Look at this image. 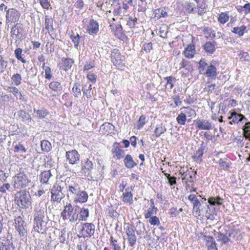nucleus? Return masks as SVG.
<instances>
[{"instance_id": "1", "label": "nucleus", "mask_w": 250, "mask_h": 250, "mask_svg": "<svg viewBox=\"0 0 250 250\" xmlns=\"http://www.w3.org/2000/svg\"><path fill=\"white\" fill-rule=\"evenodd\" d=\"M47 209L43 204L40 202L36 205L34 211V227L35 231L43 233L47 228V224L49 221L47 216Z\"/></svg>"}, {"instance_id": "2", "label": "nucleus", "mask_w": 250, "mask_h": 250, "mask_svg": "<svg viewBox=\"0 0 250 250\" xmlns=\"http://www.w3.org/2000/svg\"><path fill=\"white\" fill-rule=\"evenodd\" d=\"M197 174L196 171H193L192 168L187 169L186 171L184 169H180L179 174L182 178V183L185 185V188L190 192L196 191V189L193 186L194 185V180L195 179V175Z\"/></svg>"}, {"instance_id": "3", "label": "nucleus", "mask_w": 250, "mask_h": 250, "mask_svg": "<svg viewBox=\"0 0 250 250\" xmlns=\"http://www.w3.org/2000/svg\"><path fill=\"white\" fill-rule=\"evenodd\" d=\"M63 183L67 188L68 197L74 196L83 188L79 180L76 178H67Z\"/></svg>"}, {"instance_id": "4", "label": "nucleus", "mask_w": 250, "mask_h": 250, "mask_svg": "<svg viewBox=\"0 0 250 250\" xmlns=\"http://www.w3.org/2000/svg\"><path fill=\"white\" fill-rule=\"evenodd\" d=\"M79 208L72 207L71 204L66 205L61 213L63 220L68 219L71 222H75L78 219Z\"/></svg>"}, {"instance_id": "5", "label": "nucleus", "mask_w": 250, "mask_h": 250, "mask_svg": "<svg viewBox=\"0 0 250 250\" xmlns=\"http://www.w3.org/2000/svg\"><path fill=\"white\" fill-rule=\"evenodd\" d=\"M15 201L22 208L29 207L31 202V197L29 191L21 190L15 194Z\"/></svg>"}, {"instance_id": "6", "label": "nucleus", "mask_w": 250, "mask_h": 250, "mask_svg": "<svg viewBox=\"0 0 250 250\" xmlns=\"http://www.w3.org/2000/svg\"><path fill=\"white\" fill-rule=\"evenodd\" d=\"M64 183L62 181L59 183H55L51 189V200L53 202H60L64 196L62 190L63 188Z\"/></svg>"}, {"instance_id": "7", "label": "nucleus", "mask_w": 250, "mask_h": 250, "mask_svg": "<svg viewBox=\"0 0 250 250\" xmlns=\"http://www.w3.org/2000/svg\"><path fill=\"white\" fill-rule=\"evenodd\" d=\"M13 187L15 188L21 189L26 188L28 186L30 180L27 175L24 173L20 172L17 174L13 177Z\"/></svg>"}, {"instance_id": "8", "label": "nucleus", "mask_w": 250, "mask_h": 250, "mask_svg": "<svg viewBox=\"0 0 250 250\" xmlns=\"http://www.w3.org/2000/svg\"><path fill=\"white\" fill-rule=\"evenodd\" d=\"M215 237L217 241L221 243V245H225L228 242H232V239L235 238L234 232L231 230L226 231L225 232H217L215 234Z\"/></svg>"}, {"instance_id": "9", "label": "nucleus", "mask_w": 250, "mask_h": 250, "mask_svg": "<svg viewBox=\"0 0 250 250\" xmlns=\"http://www.w3.org/2000/svg\"><path fill=\"white\" fill-rule=\"evenodd\" d=\"M111 58L112 62L116 67L121 68L125 65V57L121 55L118 49H114L112 51Z\"/></svg>"}, {"instance_id": "10", "label": "nucleus", "mask_w": 250, "mask_h": 250, "mask_svg": "<svg viewBox=\"0 0 250 250\" xmlns=\"http://www.w3.org/2000/svg\"><path fill=\"white\" fill-rule=\"evenodd\" d=\"M95 226L92 223L83 224L80 234L84 238L90 237L95 232Z\"/></svg>"}, {"instance_id": "11", "label": "nucleus", "mask_w": 250, "mask_h": 250, "mask_svg": "<svg viewBox=\"0 0 250 250\" xmlns=\"http://www.w3.org/2000/svg\"><path fill=\"white\" fill-rule=\"evenodd\" d=\"M82 172L84 173L85 176L92 178L91 174L94 169V164L91 161L88 159L83 160L81 162Z\"/></svg>"}, {"instance_id": "12", "label": "nucleus", "mask_w": 250, "mask_h": 250, "mask_svg": "<svg viewBox=\"0 0 250 250\" xmlns=\"http://www.w3.org/2000/svg\"><path fill=\"white\" fill-rule=\"evenodd\" d=\"M15 226L20 236L26 235L27 233L26 230L25 229L26 225L24 224V221L21 216H19L15 219Z\"/></svg>"}, {"instance_id": "13", "label": "nucleus", "mask_w": 250, "mask_h": 250, "mask_svg": "<svg viewBox=\"0 0 250 250\" xmlns=\"http://www.w3.org/2000/svg\"><path fill=\"white\" fill-rule=\"evenodd\" d=\"M111 151L113 157L116 159L123 158L125 154V151L120 148L119 144L117 142L114 144Z\"/></svg>"}, {"instance_id": "14", "label": "nucleus", "mask_w": 250, "mask_h": 250, "mask_svg": "<svg viewBox=\"0 0 250 250\" xmlns=\"http://www.w3.org/2000/svg\"><path fill=\"white\" fill-rule=\"evenodd\" d=\"M73 197L75 203H83L87 201L88 195L87 193L82 188L78 192V193H76Z\"/></svg>"}, {"instance_id": "15", "label": "nucleus", "mask_w": 250, "mask_h": 250, "mask_svg": "<svg viewBox=\"0 0 250 250\" xmlns=\"http://www.w3.org/2000/svg\"><path fill=\"white\" fill-rule=\"evenodd\" d=\"M66 158L70 164H76L79 161L80 155L76 150L66 152Z\"/></svg>"}, {"instance_id": "16", "label": "nucleus", "mask_w": 250, "mask_h": 250, "mask_svg": "<svg viewBox=\"0 0 250 250\" xmlns=\"http://www.w3.org/2000/svg\"><path fill=\"white\" fill-rule=\"evenodd\" d=\"M115 21V19L114 18L112 17L111 19H109V23H110V26L112 27V29H114V26H115L116 30L115 32V36L120 40H123L125 37V34L122 31V26L120 24H114L113 21Z\"/></svg>"}, {"instance_id": "17", "label": "nucleus", "mask_w": 250, "mask_h": 250, "mask_svg": "<svg viewBox=\"0 0 250 250\" xmlns=\"http://www.w3.org/2000/svg\"><path fill=\"white\" fill-rule=\"evenodd\" d=\"M196 127L202 130H210L212 129L211 123L207 120L198 119L194 121Z\"/></svg>"}, {"instance_id": "18", "label": "nucleus", "mask_w": 250, "mask_h": 250, "mask_svg": "<svg viewBox=\"0 0 250 250\" xmlns=\"http://www.w3.org/2000/svg\"><path fill=\"white\" fill-rule=\"evenodd\" d=\"M126 233L127 235V240L129 245L131 247H133L136 244L137 240V238L134 229L132 228L127 227Z\"/></svg>"}, {"instance_id": "19", "label": "nucleus", "mask_w": 250, "mask_h": 250, "mask_svg": "<svg viewBox=\"0 0 250 250\" xmlns=\"http://www.w3.org/2000/svg\"><path fill=\"white\" fill-rule=\"evenodd\" d=\"M204 240L206 241V245L208 250H218L216 243L213 237L210 236H204Z\"/></svg>"}, {"instance_id": "20", "label": "nucleus", "mask_w": 250, "mask_h": 250, "mask_svg": "<svg viewBox=\"0 0 250 250\" xmlns=\"http://www.w3.org/2000/svg\"><path fill=\"white\" fill-rule=\"evenodd\" d=\"M87 31L90 34H96L99 31V24L96 21L90 20L87 26Z\"/></svg>"}, {"instance_id": "21", "label": "nucleus", "mask_w": 250, "mask_h": 250, "mask_svg": "<svg viewBox=\"0 0 250 250\" xmlns=\"http://www.w3.org/2000/svg\"><path fill=\"white\" fill-rule=\"evenodd\" d=\"M232 120L229 122V124L232 125V123L238 124L239 122L242 121L243 120L247 121L248 119L243 115L239 114L234 111L232 112Z\"/></svg>"}, {"instance_id": "22", "label": "nucleus", "mask_w": 250, "mask_h": 250, "mask_svg": "<svg viewBox=\"0 0 250 250\" xmlns=\"http://www.w3.org/2000/svg\"><path fill=\"white\" fill-rule=\"evenodd\" d=\"M114 129V126L109 123H105L100 127V131L103 134L111 133Z\"/></svg>"}, {"instance_id": "23", "label": "nucleus", "mask_w": 250, "mask_h": 250, "mask_svg": "<svg viewBox=\"0 0 250 250\" xmlns=\"http://www.w3.org/2000/svg\"><path fill=\"white\" fill-rule=\"evenodd\" d=\"M124 162L125 166L128 168H133L137 165V164L134 161L132 157L130 154H127L125 156Z\"/></svg>"}, {"instance_id": "24", "label": "nucleus", "mask_w": 250, "mask_h": 250, "mask_svg": "<svg viewBox=\"0 0 250 250\" xmlns=\"http://www.w3.org/2000/svg\"><path fill=\"white\" fill-rule=\"evenodd\" d=\"M52 175L50 170L44 171L42 172L40 175L41 182L42 184H48Z\"/></svg>"}, {"instance_id": "25", "label": "nucleus", "mask_w": 250, "mask_h": 250, "mask_svg": "<svg viewBox=\"0 0 250 250\" xmlns=\"http://www.w3.org/2000/svg\"><path fill=\"white\" fill-rule=\"evenodd\" d=\"M195 52V46L193 44H189L186 48L184 54L186 58L191 59L194 56Z\"/></svg>"}, {"instance_id": "26", "label": "nucleus", "mask_w": 250, "mask_h": 250, "mask_svg": "<svg viewBox=\"0 0 250 250\" xmlns=\"http://www.w3.org/2000/svg\"><path fill=\"white\" fill-rule=\"evenodd\" d=\"M73 63L74 62L71 59H62L61 62V65L62 68L66 71L70 69Z\"/></svg>"}, {"instance_id": "27", "label": "nucleus", "mask_w": 250, "mask_h": 250, "mask_svg": "<svg viewBox=\"0 0 250 250\" xmlns=\"http://www.w3.org/2000/svg\"><path fill=\"white\" fill-rule=\"evenodd\" d=\"M17 114L19 118L21 119V120L23 122L31 121L32 118L30 115L24 110H21L18 111L17 112Z\"/></svg>"}, {"instance_id": "28", "label": "nucleus", "mask_w": 250, "mask_h": 250, "mask_svg": "<svg viewBox=\"0 0 250 250\" xmlns=\"http://www.w3.org/2000/svg\"><path fill=\"white\" fill-rule=\"evenodd\" d=\"M205 74L208 77L215 78L217 75L216 67L212 64L208 66Z\"/></svg>"}, {"instance_id": "29", "label": "nucleus", "mask_w": 250, "mask_h": 250, "mask_svg": "<svg viewBox=\"0 0 250 250\" xmlns=\"http://www.w3.org/2000/svg\"><path fill=\"white\" fill-rule=\"evenodd\" d=\"M15 247L12 243L8 240L2 242L0 245V250H14Z\"/></svg>"}, {"instance_id": "30", "label": "nucleus", "mask_w": 250, "mask_h": 250, "mask_svg": "<svg viewBox=\"0 0 250 250\" xmlns=\"http://www.w3.org/2000/svg\"><path fill=\"white\" fill-rule=\"evenodd\" d=\"M49 87L51 90L57 93L61 92L62 90V85L58 82L54 81L50 83Z\"/></svg>"}, {"instance_id": "31", "label": "nucleus", "mask_w": 250, "mask_h": 250, "mask_svg": "<svg viewBox=\"0 0 250 250\" xmlns=\"http://www.w3.org/2000/svg\"><path fill=\"white\" fill-rule=\"evenodd\" d=\"M123 201L125 203H128L129 204L133 203V195L131 191H125L123 194Z\"/></svg>"}, {"instance_id": "32", "label": "nucleus", "mask_w": 250, "mask_h": 250, "mask_svg": "<svg viewBox=\"0 0 250 250\" xmlns=\"http://www.w3.org/2000/svg\"><path fill=\"white\" fill-rule=\"evenodd\" d=\"M180 110H182V113L184 114L185 116H188V117H191L195 116L196 115L195 110L189 106L183 107Z\"/></svg>"}, {"instance_id": "33", "label": "nucleus", "mask_w": 250, "mask_h": 250, "mask_svg": "<svg viewBox=\"0 0 250 250\" xmlns=\"http://www.w3.org/2000/svg\"><path fill=\"white\" fill-rule=\"evenodd\" d=\"M204 49L209 54H212L215 51V44L211 42H207L204 45Z\"/></svg>"}, {"instance_id": "34", "label": "nucleus", "mask_w": 250, "mask_h": 250, "mask_svg": "<svg viewBox=\"0 0 250 250\" xmlns=\"http://www.w3.org/2000/svg\"><path fill=\"white\" fill-rule=\"evenodd\" d=\"M169 9L168 7H160L154 10L155 16H166L168 14Z\"/></svg>"}, {"instance_id": "35", "label": "nucleus", "mask_w": 250, "mask_h": 250, "mask_svg": "<svg viewBox=\"0 0 250 250\" xmlns=\"http://www.w3.org/2000/svg\"><path fill=\"white\" fill-rule=\"evenodd\" d=\"M167 130L166 127L162 124L158 125L156 127L154 134L156 137H159L162 134L164 133Z\"/></svg>"}, {"instance_id": "36", "label": "nucleus", "mask_w": 250, "mask_h": 250, "mask_svg": "<svg viewBox=\"0 0 250 250\" xmlns=\"http://www.w3.org/2000/svg\"><path fill=\"white\" fill-rule=\"evenodd\" d=\"M41 146L42 150L45 152H49L52 148L51 144L47 140L42 141Z\"/></svg>"}, {"instance_id": "37", "label": "nucleus", "mask_w": 250, "mask_h": 250, "mask_svg": "<svg viewBox=\"0 0 250 250\" xmlns=\"http://www.w3.org/2000/svg\"><path fill=\"white\" fill-rule=\"evenodd\" d=\"M72 92L75 98H79L81 96V90L80 89V84L75 83L72 88Z\"/></svg>"}, {"instance_id": "38", "label": "nucleus", "mask_w": 250, "mask_h": 250, "mask_svg": "<svg viewBox=\"0 0 250 250\" xmlns=\"http://www.w3.org/2000/svg\"><path fill=\"white\" fill-rule=\"evenodd\" d=\"M53 19L50 17L47 18L45 20V29L48 30L49 32L53 31L54 29L53 27Z\"/></svg>"}, {"instance_id": "39", "label": "nucleus", "mask_w": 250, "mask_h": 250, "mask_svg": "<svg viewBox=\"0 0 250 250\" xmlns=\"http://www.w3.org/2000/svg\"><path fill=\"white\" fill-rule=\"evenodd\" d=\"M222 200L219 196H217L216 198L211 197L208 198V202L211 205L219 206L222 204L221 201Z\"/></svg>"}, {"instance_id": "40", "label": "nucleus", "mask_w": 250, "mask_h": 250, "mask_svg": "<svg viewBox=\"0 0 250 250\" xmlns=\"http://www.w3.org/2000/svg\"><path fill=\"white\" fill-rule=\"evenodd\" d=\"M181 67L180 69L183 68H185L188 72L192 70V66L190 62L185 59H183L182 61L180 62Z\"/></svg>"}, {"instance_id": "41", "label": "nucleus", "mask_w": 250, "mask_h": 250, "mask_svg": "<svg viewBox=\"0 0 250 250\" xmlns=\"http://www.w3.org/2000/svg\"><path fill=\"white\" fill-rule=\"evenodd\" d=\"M193 210L195 212L196 214L198 216L201 215V210L200 209V207L201 206V204L199 200L198 199L197 200L195 201L193 203Z\"/></svg>"}, {"instance_id": "42", "label": "nucleus", "mask_w": 250, "mask_h": 250, "mask_svg": "<svg viewBox=\"0 0 250 250\" xmlns=\"http://www.w3.org/2000/svg\"><path fill=\"white\" fill-rule=\"evenodd\" d=\"M8 90L10 92L12 93L17 99H19L20 100H22V96L19 91L18 89L16 87H9Z\"/></svg>"}, {"instance_id": "43", "label": "nucleus", "mask_w": 250, "mask_h": 250, "mask_svg": "<svg viewBox=\"0 0 250 250\" xmlns=\"http://www.w3.org/2000/svg\"><path fill=\"white\" fill-rule=\"evenodd\" d=\"M110 245L113 248L114 250H121V246L117 239H115L113 236L110 238Z\"/></svg>"}, {"instance_id": "44", "label": "nucleus", "mask_w": 250, "mask_h": 250, "mask_svg": "<svg viewBox=\"0 0 250 250\" xmlns=\"http://www.w3.org/2000/svg\"><path fill=\"white\" fill-rule=\"evenodd\" d=\"M12 83L15 85L18 86L21 83V77L20 74L17 73L14 74L11 78Z\"/></svg>"}, {"instance_id": "45", "label": "nucleus", "mask_w": 250, "mask_h": 250, "mask_svg": "<svg viewBox=\"0 0 250 250\" xmlns=\"http://www.w3.org/2000/svg\"><path fill=\"white\" fill-rule=\"evenodd\" d=\"M246 29V26L242 25L240 27H235L233 28L232 32L238 35L239 36H242L244 34V31Z\"/></svg>"}, {"instance_id": "46", "label": "nucleus", "mask_w": 250, "mask_h": 250, "mask_svg": "<svg viewBox=\"0 0 250 250\" xmlns=\"http://www.w3.org/2000/svg\"><path fill=\"white\" fill-rule=\"evenodd\" d=\"M216 163L224 169H227L229 167V162L227 158L220 159Z\"/></svg>"}, {"instance_id": "47", "label": "nucleus", "mask_w": 250, "mask_h": 250, "mask_svg": "<svg viewBox=\"0 0 250 250\" xmlns=\"http://www.w3.org/2000/svg\"><path fill=\"white\" fill-rule=\"evenodd\" d=\"M70 38L74 43V46L76 48H78L79 44V41L81 38L79 34L78 33L75 34L73 33L70 36Z\"/></svg>"}, {"instance_id": "48", "label": "nucleus", "mask_w": 250, "mask_h": 250, "mask_svg": "<svg viewBox=\"0 0 250 250\" xmlns=\"http://www.w3.org/2000/svg\"><path fill=\"white\" fill-rule=\"evenodd\" d=\"M82 91H83V94L86 96L87 98L90 99L92 98V96L93 95V91H92L91 84H89L87 89L85 88L84 87H83Z\"/></svg>"}, {"instance_id": "49", "label": "nucleus", "mask_w": 250, "mask_h": 250, "mask_svg": "<svg viewBox=\"0 0 250 250\" xmlns=\"http://www.w3.org/2000/svg\"><path fill=\"white\" fill-rule=\"evenodd\" d=\"M187 120L186 116L181 112L177 117L176 121L178 124L185 125Z\"/></svg>"}, {"instance_id": "50", "label": "nucleus", "mask_w": 250, "mask_h": 250, "mask_svg": "<svg viewBox=\"0 0 250 250\" xmlns=\"http://www.w3.org/2000/svg\"><path fill=\"white\" fill-rule=\"evenodd\" d=\"M203 154V150L202 148L198 149L194 155L193 156L194 159L196 162H200L202 161V157Z\"/></svg>"}, {"instance_id": "51", "label": "nucleus", "mask_w": 250, "mask_h": 250, "mask_svg": "<svg viewBox=\"0 0 250 250\" xmlns=\"http://www.w3.org/2000/svg\"><path fill=\"white\" fill-rule=\"evenodd\" d=\"M165 176L167 178L168 183L170 186H172L176 184V178L174 176H171L170 174L163 171Z\"/></svg>"}, {"instance_id": "52", "label": "nucleus", "mask_w": 250, "mask_h": 250, "mask_svg": "<svg viewBox=\"0 0 250 250\" xmlns=\"http://www.w3.org/2000/svg\"><path fill=\"white\" fill-rule=\"evenodd\" d=\"M42 69L44 70L45 72V78L47 80H50L52 78L51 68L46 66L44 62L42 66Z\"/></svg>"}, {"instance_id": "53", "label": "nucleus", "mask_w": 250, "mask_h": 250, "mask_svg": "<svg viewBox=\"0 0 250 250\" xmlns=\"http://www.w3.org/2000/svg\"><path fill=\"white\" fill-rule=\"evenodd\" d=\"M22 50L18 48L15 50V55L17 60L21 61L22 63H25L26 61L21 56Z\"/></svg>"}, {"instance_id": "54", "label": "nucleus", "mask_w": 250, "mask_h": 250, "mask_svg": "<svg viewBox=\"0 0 250 250\" xmlns=\"http://www.w3.org/2000/svg\"><path fill=\"white\" fill-rule=\"evenodd\" d=\"M14 151L15 152H21L25 153L26 152V149L25 147L21 143H19L16 144L14 147Z\"/></svg>"}, {"instance_id": "55", "label": "nucleus", "mask_w": 250, "mask_h": 250, "mask_svg": "<svg viewBox=\"0 0 250 250\" xmlns=\"http://www.w3.org/2000/svg\"><path fill=\"white\" fill-rule=\"evenodd\" d=\"M79 214L82 220H86L89 216V210L88 209L83 208L81 209L80 211H79Z\"/></svg>"}, {"instance_id": "56", "label": "nucleus", "mask_w": 250, "mask_h": 250, "mask_svg": "<svg viewBox=\"0 0 250 250\" xmlns=\"http://www.w3.org/2000/svg\"><path fill=\"white\" fill-rule=\"evenodd\" d=\"M164 80L167 81V84L169 85L170 89L173 88L174 86L173 83L176 81V79L174 77L170 76L164 78Z\"/></svg>"}, {"instance_id": "57", "label": "nucleus", "mask_w": 250, "mask_h": 250, "mask_svg": "<svg viewBox=\"0 0 250 250\" xmlns=\"http://www.w3.org/2000/svg\"><path fill=\"white\" fill-rule=\"evenodd\" d=\"M167 27L166 25H162L159 29L160 36L162 38H165L167 33Z\"/></svg>"}, {"instance_id": "58", "label": "nucleus", "mask_w": 250, "mask_h": 250, "mask_svg": "<svg viewBox=\"0 0 250 250\" xmlns=\"http://www.w3.org/2000/svg\"><path fill=\"white\" fill-rule=\"evenodd\" d=\"M146 124V116L144 115H142L140 116L139 121L137 122V128L138 129L142 128L144 125Z\"/></svg>"}, {"instance_id": "59", "label": "nucleus", "mask_w": 250, "mask_h": 250, "mask_svg": "<svg viewBox=\"0 0 250 250\" xmlns=\"http://www.w3.org/2000/svg\"><path fill=\"white\" fill-rule=\"evenodd\" d=\"M11 34L13 38H18L19 35L20 34L19 29L16 26L13 27L11 29Z\"/></svg>"}, {"instance_id": "60", "label": "nucleus", "mask_w": 250, "mask_h": 250, "mask_svg": "<svg viewBox=\"0 0 250 250\" xmlns=\"http://www.w3.org/2000/svg\"><path fill=\"white\" fill-rule=\"evenodd\" d=\"M157 211V208H149L148 209L147 212H146L145 214V218L147 219V218H149L151 217V216L152 215L154 214V213H156Z\"/></svg>"}, {"instance_id": "61", "label": "nucleus", "mask_w": 250, "mask_h": 250, "mask_svg": "<svg viewBox=\"0 0 250 250\" xmlns=\"http://www.w3.org/2000/svg\"><path fill=\"white\" fill-rule=\"evenodd\" d=\"M37 115L40 118H43L48 115V111L45 109H41L36 111Z\"/></svg>"}, {"instance_id": "62", "label": "nucleus", "mask_w": 250, "mask_h": 250, "mask_svg": "<svg viewBox=\"0 0 250 250\" xmlns=\"http://www.w3.org/2000/svg\"><path fill=\"white\" fill-rule=\"evenodd\" d=\"M240 12L242 14L245 15L248 14L250 12V3L245 4L244 6L241 7L240 9Z\"/></svg>"}, {"instance_id": "63", "label": "nucleus", "mask_w": 250, "mask_h": 250, "mask_svg": "<svg viewBox=\"0 0 250 250\" xmlns=\"http://www.w3.org/2000/svg\"><path fill=\"white\" fill-rule=\"evenodd\" d=\"M7 62L4 61L2 57L0 59V73H3L7 66Z\"/></svg>"}, {"instance_id": "64", "label": "nucleus", "mask_w": 250, "mask_h": 250, "mask_svg": "<svg viewBox=\"0 0 250 250\" xmlns=\"http://www.w3.org/2000/svg\"><path fill=\"white\" fill-rule=\"evenodd\" d=\"M149 218V222L151 225H159L160 224L159 219L157 216H154Z\"/></svg>"}]
</instances>
